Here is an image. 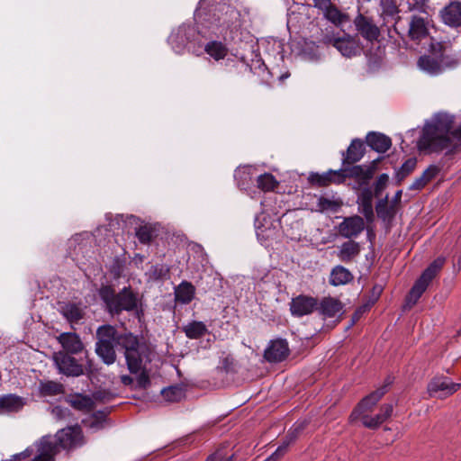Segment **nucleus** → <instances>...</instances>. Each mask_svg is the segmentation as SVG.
Masks as SVG:
<instances>
[{"label": "nucleus", "instance_id": "obj_15", "mask_svg": "<svg viewBox=\"0 0 461 461\" xmlns=\"http://www.w3.org/2000/svg\"><path fill=\"white\" fill-rule=\"evenodd\" d=\"M213 11L217 26L229 28L235 24L240 17V12L234 6L226 4H219Z\"/></svg>", "mask_w": 461, "mask_h": 461}, {"label": "nucleus", "instance_id": "obj_9", "mask_svg": "<svg viewBox=\"0 0 461 461\" xmlns=\"http://www.w3.org/2000/svg\"><path fill=\"white\" fill-rule=\"evenodd\" d=\"M381 158L373 160L369 165H353L349 167H342L343 183L347 178H352L357 182L359 185H366L373 178L376 170L377 163Z\"/></svg>", "mask_w": 461, "mask_h": 461}, {"label": "nucleus", "instance_id": "obj_25", "mask_svg": "<svg viewBox=\"0 0 461 461\" xmlns=\"http://www.w3.org/2000/svg\"><path fill=\"white\" fill-rule=\"evenodd\" d=\"M58 341L61 344L62 348L68 354L80 353L84 345L77 333L63 332L58 337Z\"/></svg>", "mask_w": 461, "mask_h": 461}, {"label": "nucleus", "instance_id": "obj_52", "mask_svg": "<svg viewBox=\"0 0 461 461\" xmlns=\"http://www.w3.org/2000/svg\"><path fill=\"white\" fill-rule=\"evenodd\" d=\"M318 204H319L321 210L323 211V210L333 209L335 203L333 201H330V199L325 198V197H321L319 199Z\"/></svg>", "mask_w": 461, "mask_h": 461}, {"label": "nucleus", "instance_id": "obj_23", "mask_svg": "<svg viewBox=\"0 0 461 461\" xmlns=\"http://www.w3.org/2000/svg\"><path fill=\"white\" fill-rule=\"evenodd\" d=\"M366 144L375 151L378 153H385L392 147V140L387 135L370 131L366 137Z\"/></svg>", "mask_w": 461, "mask_h": 461}, {"label": "nucleus", "instance_id": "obj_30", "mask_svg": "<svg viewBox=\"0 0 461 461\" xmlns=\"http://www.w3.org/2000/svg\"><path fill=\"white\" fill-rule=\"evenodd\" d=\"M353 280L352 273L343 266H336L331 269L330 284L333 286L346 285Z\"/></svg>", "mask_w": 461, "mask_h": 461}, {"label": "nucleus", "instance_id": "obj_34", "mask_svg": "<svg viewBox=\"0 0 461 461\" xmlns=\"http://www.w3.org/2000/svg\"><path fill=\"white\" fill-rule=\"evenodd\" d=\"M379 6L381 8V17L384 20L391 18L395 22L397 17H401L399 15L400 8L396 0H380Z\"/></svg>", "mask_w": 461, "mask_h": 461}, {"label": "nucleus", "instance_id": "obj_59", "mask_svg": "<svg viewBox=\"0 0 461 461\" xmlns=\"http://www.w3.org/2000/svg\"><path fill=\"white\" fill-rule=\"evenodd\" d=\"M231 63H232L231 67L235 68L236 69H238L240 67V68H247V66H246V65L241 64V63H240V62H237V61H235V60H231Z\"/></svg>", "mask_w": 461, "mask_h": 461}, {"label": "nucleus", "instance_id": "obj_31", "mask_svg": "<svg viewBox=\"0 0 461 461\" xmlns=\"http://www.w3.org/2000/svg\"><path fill=\"white\" fill-rule=\"evenodd\" d=\"M359 253V243L354 240H348L342 243L338 252V257L342 262L348 263L352 261L353 258H355L357 256H358Z\"/></svg>", "mask_w": 461, "mask_h": 461}, {"label": "nucleus", "instance_id": "obj_4", "mask_svg": "<svg viewBox=\"0 0 461 461\" xmlns=\"http://www.w3.org/2000/svg\"><path fill=\"white\" fill-rule=\"evenodd\" d=\"M429 54L423 55L418 59V67L430 76H438L446 68H455L458 61L446 54V45L443 42L431 41Z\"/></svg>", "mask_w": 461, "mask_h": 461}, {"label": "nucleus", "instance_id": "obj_6", "mask_svg": "<svg viewBox=\"0 0 461 461\" xmlns=\"http://www.w3.org/2000/svg\"><path fill=\"white\" fill-rule=\"evenodd\" d=\"M56 448L58 455L60 450L71 452L86 444L83 430L80 426H68L56 432L54 436L47 435Z\"/></svg>", "mask_w": 461, "mask_h": 461}, {"label": "nucleus", "instance_id": "obj_32", "mask_svg": "<svg viewBox=\"0 0 461 461\" xmlns=\"http://www.w3.org/2000/svg\"><path fill=\"white\" fill-rule=\"evenodd\" d=\"M204 51L214 60L224 59L228 55L229 49L226 44L219 41H211L204 46Z\"/></svg>", "mask_w": 461, "mask_h": 461}, {"label": "nucleus", "instance_id": "obj_10", "mask_svg": "<svg viewBox=\"0 0 461 461\" xmlns=\"http://www.w3.org/2000/svg\"><path fill=\"white\" fill-rule=\"evenodd\" d=\"M53 361L60 374L66 376L78 377L84 375V366L71 355L64 351L54 353Z\"/></svg>", "mask_w": 461, "mask_h": 461}, {"label": "nucleus", "instance_id": "obj_1", "mask_svg": "<svg viewBox=\"0 0 461 461\" xmlns=\"http://www.w3.org/2000/svg\"><path fill=\"white\" fill-rule=\"evenodd\" d=\"M119 345L124 349L127 368L131 374H138L150 362L151 353L146 342L140 341L138 336L120 333L114 326L104 324L96 330L95 353L107 366L115 363L117 355L115 347Z\"/></svg>", "mask_w": 461, "mask_h": 461}, {"label": "nucleus", "instance_id": "obj_41", "mask_svg": "<svg viewBox=\"0 0 461 461\" xmlns=\"http://www.w3.org/2000/svg\"><path fill=\"white\" fill-rule=\"evenodd\" d=\"M234 178L237 182L238 186L240 189H246L249 184L252 182V177L248 167L239 168L235 170Z\"/></svg>", "mask_w": 461, "mask_h": 461}, {"label": "nucleus", "instance_id": "obj_55", "mask_svg": "<svg viewBox=\"0 0 461 461\" xmlns=\"http://www.w3.org/2000/svg\"><path fill=\"white\" fill-rule=\"evenodd\" d=\"M222 368L226 371V372H230L232 371V366H233V358L230 357H226L225 358L222 359Z\"/></svg>", "mask_w": 461, "mask_h": 461}, {"label": "nucleus", "instance_id": "obj_18", "mask_svg": "<svg viewBox=\"0 0 461 461\" xmlns=\"http://www.w3.org/2000/svg\"><path fill=\"white\" fill-rule=\"evenodd\" d=\"M442 22L452 28L461 26V2L455 0L451 1L439 12Z\"/></svg>", "mask_w": 461, "mask_h": 461}, {"label": "nucleus", "instance_id": "obj_43", "mask_svg": "<svg viewBox=\"0 0 461 461\" xmlns=\"http://www.w3.org/2000/svg\"><path fill=\"white\" fill-rule=\"evenodd\" d=\"M406 5L408 12L428 14L429 0H407Z\"/></svg>", "mask_w": 461, "mask_h": 461}, {"label": "nucleus", "instance_id": "obj_56", "mask_svg": "<svg viewBox=\"0 0 461 461\" xmlns=\"http://www.w3.org/2000/svg\"><path fill=\"white\" fill-rule=\"evenodd\" d=\"M120 380H121L122 384L125 386H130L134 382L133 378L129 375H122L120 376Z\"/></svg>", "mask_w": 461, "mask_h": 461}, {"label": "nucleus", "instance_id": "obj_40", "mask_svg": "<svg viewBox=\"0 0 461 461\" xmlns=\"http://www.w3.org/2000/svg\"><path fill=\"white\" fill-rule=\"evenodd\" d=\"M417 165L415 158H410L403 162L401 167L396 171L395 178L398 183H401L405 177L413 172Z\"/></svg>", "mask_w": 461, "mask_h": 461}, {"label": "nucleus", "instance_id": "obj_28", "mask_svg": "<svg viewBox=\"0 0 461 461\" xmlns=\"http://www.w3.org/2000/svg\"><path fill=\"white\" fill-rule=\"evenodd\" d=\"M39 395L41 397H53L65 393L64 385L53 380H41L38 386Z\"/></svg>", "mask_w": 461, "mask_h": 461}, {"label": "nucleus", "instance_id": "obj_5", "mask_svg": "<svg viewBox=\"0 0 461 461\" xmlns=\"http://www.w3.org/2000/svg\"><path fill=\"white\" fill-rule=\"evenodd\" d=\"M56 456L50 438L43 436L21 453L12 456L11 461H56Z\"/></svg>", "mask_w": 461, "mask_h": 461}, {"label": "nucleus", "instance_id": "obj_16", "mask_svg": "<svg viewBox=\"0 0 461 461\" xmlns=\"http://www.w3.org/2000/svg\"><path fill=\"white\" fill-rule=\"evenodd\" d=\"M343 170H329L325 173H311L308 176V182L317 187H326L331 184L339 185L343 183Z\"/></svg>", "mask_w": 461, "mask_h": 461}, {"label": "nucleus", "instance_id": "obj_53", "mask_svg": "<svg viewBox=\"0 0 461 461\" xmlns=\"http://www.w3.org/2000/svg\"><path fill=\"white\" fill-rule=\"evenodd\" d=\"M428 183L421 177H417L410 185V190H421Z\"/></svg>", "mask_w": 461, "mask_h": 461}, {"label": "nucleus", "instance_id": "obj_48", "mask_svg": "<svg viewBox=\"0 0 461 461\" xmlns=\"http://www.w3.org/2000/svg\"><path fill=\"white\" fill-rule=\"evenodd\" d=\"M440 171V168L436 166V165H430L427 169H425L423 171V173L421 174V177L427 182L429 183V181H431L433 178H435L438 174L439 173Z\"/></svg>", "mask_w": 461, "mask_h": 461}, {"label": "nucleus", "instance_id": "obj_46", "mask_svg": "<svg viewBox=\"0 0 461 461\" xmlns=\"http://www.w3.org/2000/svg\"><path fill=\"white\" fill-rule=\"evenodd\" d=\"M389 181V176L385 173L381 174L374 184L373 194L376 197L380 196L382 192L387 186Z\"/></svg>", "mask_w": 461, "mask_h": 461}, {"label": "nucleus", "instance_id": "obj_47", "mask_svg": "<svg viewBox=\"0 0 461 461\" xmlns=\"http://www.w3.org/2000/svg\"><path fill=\"white\" fill-rule=\"evenodd\" d=\"M137 387L146 389L150 385V379L146 366L137 374Z\"/></svg>", "mask_w": 461, "mask_h": 461}, {"label": "nucleus", "instance_id": "obj_7", "mask_svg": "<svg viewBox=\"0 0 461 461\" xmlns=\"http://www.w3.org/2000/svg\"><path fill=\"white\" fill-rule=\"evenodd\" d=\"M445 262L446 258L444 257H438L427 267V268L422 272L420 276L415 281L414 285H412L411 289L410 290L406 297V301L409 304H416L418 300L427 290L430 282L442 269Z\"/></svg>", "mask_w": 461, "mask_h": 461}, {"label": "nucleus", "instance_id": "obj_13", "mask_svg": "<svg viewBox=\"0 0 461 461\" xmlns=\"http://www.w3.org/2000/svg\"><path fill=\"white\" fill-rule=\"evenodd\" d=\"M290 354L288 342L285 339H276L269 342L264 351V358L269 363L284 361Z\"/></svg>", "mask_w": 461, "mask_h": 461}, {"label": "nucleus", "instance_id": "obj_14", "mask_svg": "<svg viewBox=\"0 0 461 461\" xmlns=\"http://www.w3.org/2000/svg\"><path fill=\"white\" fill-rule=\"evenodd\" d=\"M353 23L357 32L367 41L373 42L380 36V29L371 17L358 14Z\"/></svg>", "mask_w": 461, "mask_h": 461}, {"label": "nucleus", "instance_id": "obj_27", "mask_svg": "<svg viewBox=\"0 0 461 461\" xmlns=\"http://www.w3.org/2000/svg\"><path fill=\"white\" fill-rule=\"evenodd\" d=\"M373 196L372 190L369 187H365L357 198L360 212L363 213L367 221H371L374 218Z\"/></svg>", "mask_w": 461, "mask_h": 461}, {"label": "nucleus", "instance_id": "obj_19", "mask_svg": "<svg viewBox=\"0 0 461 461\" xmlns=\"http://www.w3.org/2000/svg\"><path fill=\"white\" fill-rule=\"evenodd\" d=\"M343 307L342 302L338 298L326 296L319 301L316 311L323 319H330L341 314Z\"/></svg>", "mask_w": 461, "mask_h": 461}, {"label": "nucleus", "instance_id": "obj_61", "mask_svg": "<svg viewBox=\"0 0 461 461\" xmlns=\"http://www.w3.org/2000/svg\"><path fill=\"white\" fill-rule=\"evenodd\" d=\"M52 411L56 413H60L62 411V409L59 406H56Z\"/></svg>", "mask_w": 461, "mask_h": 461}, {"label": "nucleus", "instance_id": "obj_17", "mask_svg": "<svg viewBox=\"0 0 461 461\" xmlns=\"http://www.w3.org/2000/svg\"><path fill=\"white\" fill-rule=\"evenodd\" d=\"M364 229L365 221L358 215L346 217L339 225V234L346 239L357 237Z\"/></svg>", "mask_w": 461, "mask_h": 461}, {"label": "nucleus", "instance_id": "obj_51", "mask_svg": "<svg viewBox=\"0 0 461 461\" xmlns=\"http://www.w3.org/2000/svg\"><path fill=\"white\" fill-rule=\"evenodd\" d=\"M205 461H233V455L223 456L220 452H215L207 456Z\"/></svg>", "mask_w": 461, "mask_h": 461}, {"label": "nucleus", "instance_id": "obj_50", "mask_svg": "<svg viewBox=\"0 0 461 461\" xmlns=\"http://www.w3.org/2000/svg\"><path fill=\"white\" fill-rule=\"evenodd\" d=\"M169 272V268L163 265H157L153 267L152 274L156 278L162 277Z\"/></svg>", "mask_w": 461, "mask_h": 461}, {"label": "nucleus", "instance_id": "obj_44", "mask_svg": "<svg viewBox=\"0 0 461 461\" xmlns=\"http://www.w3.org/2000/svg\"><path fill=\"white\" fill-rule=\"evenodd\" d=\"M136 237L140 243L149 244L154 238V230L150 226H140L136 230Z\"/></svg>", "mask_w": 461, "mask_h": 461}, {"label": "nucleus", "instance_id": "obj_58", "mask_svg": "<svg viewBox=\"0 0 461 461\" xmlns=\"http://www.w3.org/2000/svg\"><path fill=\"white\" fill-rule=\"evenodd\" d=\"M402 190H398L393 198V201L392 203H399L401 202V199H402Z\"/></svg>", "mask_w": 461, "mask_h": 461}, {"label": "nucleus", "instance_id": "obj_38", "mask_svg": "<svg viewBox=\"0 0 461 461\" xmlns=\"http://www.w3.org/2000/svg\"><path fill=\"white\" fill-rule=\"evenodd\" d=\"M323 16L330 23L339 25L345 21V14L332 3L322 11Z\"/></svg>", "mask_w": 461, "mask_h": 461}, {"label": "nucleus", "instance_id": "obj_49", "mask_svg": "<svg viewBox=\"0 0 461 461\" xmlns=\"http://www.w3.org/2000/svg\"><path fill=\"white\" fill-rule=\"evenodd\" d=\"M393 411V405L392 403H384L381 405L379 413L386 420L389 419Z\"/></svg>", "mask_w": 461, "mask_h": 461}, {"label": "nucleus", "instance_id": "obj_45", "mask_svg": "<svg viewBox=\"0 0 461 461\" xmlns=\"http://www.w3.org/2000/svg\"><path fill=\"white\" fill-rule=\"evenodd\" d=\"M162 395L167 401L176 402L182 399L184 393L183 390L177 386H170L162 390Z\"/></svg>", "mask_w": 461, "mask_h": 461}, {"label": "nucleus", "instance_id": "obj_36", "mask_svg": "<svg viewBox=\"0 0 461 461\" xmlns=\"http://www.w3.org/2000/svg\"><path fill=\"white\" fill-rule=\"evenodd\" d=\"M375 211L378 218L383 221H389L393 219L395 214L393 204L388 205V195L377 202Z\"/></svg>", "mask_w": 461, "mask_h": 461}, {"label": "nucleus", "instance_id": "obj_54", "mask_svg": "<svg viewBox=\"0 0 461 461\" xmlns=\"http://www.w3.org/2000/svg\"><path fill=\"white\" fill-rule=\"evenodd\" d=\"M312 2L313 7L317 8L321 12L332 3L331 0H312Z\"/></svg>", "mask_w": 461, "mask_h": 461}, {"label": "nucleus", "instance_id": "obj_26", "mask_svg": "<svg viewBox=\"0 0 461 461\" xmlns=\"http://www.w3.org/2000/svg\"><path fill=\"white\" fill-rule=\"evenodd\" d=\"M66 402L75 410L90 412L95 409V402L91 396L76 393H70L66 398Z\"/></svg>", "mask_w": 461, "mask_h": 461}, {"label": "nucleus", "instance_id": "obj_39", "mask_svg": "<svg viewBox=\"0 0 461 461\" xmlns=\"http://www.w3.org/2000/svg\"><path fill=\"white\" fill-rule=\"evenodd\" d=\"M305 427L306 424L304 422L294 423L291 429L288 431L287 435L285 436V439L283 440L280 446H285V449L288 450L289 446L297 439V438L303 431Z\"/></svg>", "mask_w": 461, "mask_h": 461}, {"label": "nucleus", "instance_id": "obj_60", "mask_svg": "<svg viewBox=\"0 0 461 461\" xmlns=\"http://www.w3.org/2000/svg\"><path fill=\"white\" fill-rule=\"evenodd\" d=\"M359 314L357 312H356L352 316L351 325H354V323L358 320Z\"/></svg>", "mask_w": 461, "mask_h": 461}, {"label": "nucleus", "instance_id": "obj_11", "mask_svg": "<svg viewBox=\"0 0 461 461\" xmlns=\"http://www.w3.org/2000/svg\"><path fill=\"white\" fill-rule=\"evenodd\" d=\"M460 387L461 384L452 382L447 376L438 375L430 380L427 390L430 396L446 398L457 392Z\"/></svg>", "mask_w": 461, "mask_h": 461}, {"label": "nucleus", "instance_id": "obj_3", "mask_svg": "<svg viewBox=\"0 0 461 461\" xmlns=\"http://www.w3.org/2000/svg\"><path fill=\"white\" fill-rule=\"evenodd\" d=\"M98 294L105 303L107 311L112 314L132 312L138 307V294L131 286L123 287L116 294L111 285H103L98 290Z\"/></svg>", "mask_w": 461, "mask_h": 461}, {"label": "nucleus", "instance_id": "obj_37", "mask_svg": "<svg viewBox=\"0 0 461 461\" xmlns=\"http://www.w3.org/2000/svg\"><path fill=\"white\" fill-rule=\"evenodd\" d=\"M278 185L276 177L270 173H265L257 177V186L264 191H273Z\"/></svg>", "mask_w": 461, "mask_h": 461}, {"label": "nucleus", "instance_id": "obj_2", "mask_svg": "<svg viewBox=\"0 0 461 461\" xmlns=\"http://www.w3.org/2000/svg\"><path fill=\"white\" fill-rule=\"evenodd\" d=\"M419 149L431 153L445 151L446 156L461 150V125L455 127V116L447 113H437L432 122L423 128Z\"/></svg>", "mask_w": 461, "mask_h": 461}, {"label": "nucleus", "instance_id": "obj_24", "mask_svg": "<svg viewBox=\"0 0 461 461\" xmlns=\"http://www.w3.org/2000/svg\"><path fill=\"white\" fill-rule=\"evenodd\" d=\"M25 405L23 397L14 393L5 394L0 397V414H10L20 411Z\"/></svg>", "mask_w": 461, "mask_h": 461}, {"label": "nucleus", "instance_id": "obj_8", "mask_svg": "<svg viewBox=\"0 0 461 461\" xmlns=\"http://www.w3.org/2000/svg\"><path fill=\"white\" fill-rule=\"evenodd\" d=\"M402 17H397L393 23L394 32L402 38H409L412 41L420 42L429 35V20L418 14L410 17L408 26L402 25Z\"/></svg>", "mask_w": 461, "mask_h": 461}, {"label": "nucleus", "instance_id": "obj_22", "mask_svg": "<svg viewBox=\"0 0 461 461\" xmlns=\"http://www.w3.org/2000/svg\"><path fill=\"white\" fill-rule=\"evenodd\" d=\"M365 144L360 139H354L346 151L342 152V165H353L362 159L365 155Z\"/></svg>", "mask_w": 461, "mask_h": 461}, {"label": "nucleus", "instance_id": "obj_33", "mask_svg": "<svg viewBox=\"0 0 461 461\" xmlns=\"http://www.w3.org/2000/svg\"><path fill=\"white\" fill-rule=\"evenodd\" d=\"M61 314L69 323L73 324L78 323L84 318L85 312L78 304L68 303L62 307Z\"/></svg>", "mask_w": 461, "mask_h": 461}, {"label": "nucleus", "instance_id": "obj_21", "mask_svg": "<svg viewBox=\"0 0 461 461\" xmlns=\"http://www.w3.org/2000/svg\"><path fill=\"white\" fill-rule=\"evenodd\" d=\"M330 42L345 57L351 58L361 52V48L355 38L346 36L330 39Z\"/></svg>", "mask_w": 461, "mask_h": 461}, {"label": "nucleus", "instance_id": "obj_29", "mask_svg": "<svg viewBox=\"0 0 461 461\" xmlns=\"http://www.w3.org/2000/svg\"><path fill=\"white\" fill-rule=\"evenodd\" d=\"M195 294V287L191 282L182 281L175 289V299L182 304H188Z\"/></svg>", "mask_w": 461, "mask_h": 461}, {"label": "nucleus", "instance_id": "obj_20", "mask_svg": "<svg viewBox=\"0 0 461 461\" xmlns=\"http://www.w3.org/2000/svg\"><path fill=\"white\" fill-rule=\"evenodd\" d=\"M385 394V387H379L364 397L350 414V419H357L358 415L365 411H369Z\"/></svg>", "mask_w": 461, "mask_h": 461}, {"label": "nucleus", "instance_id": "obj_35", "mask_svg": "<svg viewBox=\"0 0 461 461\" xmlns=\"http://www.w3.org/2000/svg\"><path fill=\"white\" fill-rule=\"evenodd\" d=\"M183 330L185 336L191 339H198L208 332L206 325L203 321H197L186 324Z\"/></svg>", "mask_w": 461, "mask_h": 461}, {"label": "nucleus", "instance_id": "obj_12", "mask_svg": "<svg viewBox=\"0 0 461 461\" xmlns=\"http://www.w3.org/2000/svg\"><path fill=\"white\" fill-rule=\"evenodd\" d=\"M319 305L317 297L306 294H299L292 298L289 306L290 312L294 317H303L313 313Z\"/></svg>", "mask_w": 461, "mask_h": 461}, {"label": "nucleus", "instance_id": "obj_57", "mask_svg": "<svg viewBox=\"0 0 461 461\" xmlns=\"http://www.w3.org/2000/svg\"><path fill=\"white\" fill-rule=\"evenodd\" d=\"M393 378L392 376H387L384 380V384L381 387H385V393L388 392L389 386L393 384Z\"/></svg>", "mask_w": 461, "mask_h": 461}, {"label": "nucleus", "instance_id": "obj_42", "mask_svg": "<svg viewBox=\"0 0 461 461\" xmlns=\"http://www.w3.org/2000/svg\"><path fill=\"white\" fill-rule=\"evenodd\" d=\"M361 421L366 428L375 429H377L385 420L378 412L377 414L371 416L368 414H363L361 416Z\"/></svg>", "mask_w": 461, "mask_h": 461}]
</instances>
